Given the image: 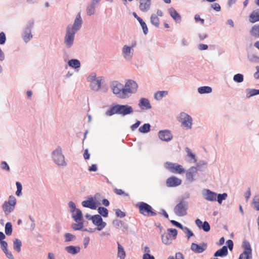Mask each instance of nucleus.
<instances>
[{
    "label": "nucleus",
    "instance_id": "f257e3e1",
    "mask_svg": "<svg viewBox=\"0 0 259 259\" xmlns=\"http://www.w3.org/2000/svg\"><path fill=\"white\" fill-rule=\"evenodd\" d=\"M51 157L54 163L58 166L64 168L67 165L65 156L63 154L62 149L58 146L52 153Z\"/></svg>",
    "mask_w": 259,
    "mask_h": 259
},
{
    "label": "nucleus",
    "instance_id": "f03ea898",
    "mask_svg": "<svg viewBox=\"0 0 259 259\" xmlns=\"http://www.w3.org/2000/svg\"><path fill=\"white\" fill-rule=\"evenodd\" d=\"M111 89L113 93L118 98L123 99L126 98L124 87L121 83L117 81H113L111 84Z\"/></svg>",
    "mask_w": 259,
    "mask_h": 259
},
{
    "label": "nucleus",
    "instance_id": "7ed1b4c3",
    "mask_svg": "<svg viewBox=\"0 0 259 259\" xmlns=\"http://www.w3.org/2000/svg\"><path fill=\"white\" fill-rule=\"evenodd\" d=\"M137 207L139 208L140 213L144 216L152 217L155 216L157 214L153 210L152 207L145 202H138L137 204Z\"/></svg>",
    "mask_w": 259,
    "mask_h": 259
},
{
    "label": "nucleus",
    "instance_id": "20e7f679",
    "mask_svg": "<svg viewBox=\"0 0 259 259\" xmlns=\"http://www.w3.org/2000/svg\"><path fill=\"white\" fill-rule=\"evenodd\" d=\"M16 199L13 195L9 197L8 201H5L2 207L6 215H8L12 212L16 204Z\"/></svg>",
    "mask_w": 259,
    "mask_h": 259
},
{
    "label": "nucleus",
    "instance_id": "39448f33",
    "mask_svg": "<svg viewBox=\"0 0 259 259\" xmlns=\"http://www.w3.org/2000/svg\"><path fill=\"white\" fill-rule=\"evenodd\" d=\"M188 203L184 199L181 200L174 207V211L176 215L179 217H183L187 214Z\"/></svg>",
    "mask_w": 259,
    "mask_h": 259
},
{
    "label": "nucleus",
    "instance_id": "423d86ee",
    "mask_svg": "<svg viewBox=\"0 0 259 259\" xmlns=\"http://www.w3.org/2000/svg\"><path fill=\"white\" fill-rule=\"evenodd\" d=\"M164 166L171 173L182 174L186 172L185 169L177 163L166 162L164 163Z\"/></svg>",
    "mask_w": 259,
    "mask_h": 259
},
{
    "label": "nucleus",
    "instance_id": "0eeeda50",
    "mask_svg": "<svg viewBox=\"0 0 259 259\" xmlns=\"http://www.w3.org/2000/svg\"><path fill=\"white\" fill-rule=\"evenodd\" d=\"M76 33L66 28L65 34L64 38V45L67 49L71 48L73 44Z\"/></svg>",
    "mask_w": 259,
    "mask_h": 259
},
{
    "label": "nucleus",
    "instance_id": "6e6552de",
    "mask_svg": "<svg viewBox=\"0 0 259 259\" xmlns=\"http://www.w3.org/2000/svg\"><path fill=\"white\" fill-rule=\"evenodd\" d=\"M104 81V79L102 76H98L96 80L90 83V87L95 92H98L101 89L103 92L106 93L108 91V88L103 86L102 88V83Z\"/></svg>",
    "mask_w": 259,
    "mask_h": 259
},
{
    "label": "nucleus",
    "instance_id": "1a4fd4ad",
    "mask_svg": "<svg viewBox=\"0 0 259 259\" xmlns=\"http://www.w3.org/2000/svg\"><path fill=\"white\" fill-rule=\"evenodd\" d=\"M242 247L244 249V251L240 254L238 259H251L252 258V249L249 242L244 240Z\"/></svg>",
    "mask_w": 259,
    "mask_h": 259
},
{
    "label": "nucleus",
    "instance_id": "9d476101",
    "mask_svg": "<svg viewBox=\"0 0 259 259\" xmlns=\"http://www.w3.org/2000/svg\"><path fill=\"white\" fill-rule=\"evenodd\" d=\"M179 120L182 123V126L186 129H190L192 125V118L188 114L185 112L180 113Z\"/></svg>",
    "mask_w": 259,
    "mask_h": 259
},
{
    "label": "nucleus",
    "instance_id": "9b49d317",
    "mask_svg": "<svg viewBox=\"0 0 259 259\" xmlns=\"http://www.w3.org/2000/svg\"><path fill=\"white\" fill-rule=\"evenodd\" d=\"M138 85L137 83L133 80H128L125 84L124 90L126 98L129 97V94H135L137 92Z\"/></svg>",
    "mask_w": 259,
    "mask_h": 259
},
{
    "label": "nucleus",
    "instance_id": "f8f14e48",
    "mask_svg": "<svg viewBox=\"0 0 259 259\" xmlns=\"http://www.w3.org/2000/svg\"><path fill=\"white\" fill-rule=\"evenodd\" d=\"M82 19L81 18V15L80 13H78L75 17L73 25H68L66 27V28L75 33H76L80 29L82 26Z\"/></svg>",
    "mask_w": 259,
    "mask_h": 259
},
{
    "label": "nucleus",
    "instance_id": "ddd939ff",
    "mask_svg": "<svg viewBox=\"0 0 259 259\" xmlns=\"http://www.w3.org/2000/svg\"><path fill=\"white\" fill-rule=\"evenodd\" d=\"M134 53V49L132 47L124 45L121 50V54L126 61L132 60Z\"/></svg>",
    "mask_w": 259,
    "mask_h": 259
},
{
    "label": "nucleus",
    "instance_id": "4468645a",
    "mask_svg": "<svg viewBox=\"0 0 259 259\" xmlns=\"http://www.w3.org/2000/svg\"><path fill=\"white\" fill-rule=\"evenodd\" d=\"M92 221L94 225L97 226V229L98 231H101L106 225V223L103 222L101 216L99 214L93 215Z\"/></svg>",
    "mask_w": 259,
    "mask_h": 259
},
{
    "label": "nucleus",
    "instance_id": "2eb2a0df",
    "mask_svg": "<svg viewBox=\"0 0 259 259\" xmlns=\"http://www.w3.org/2000/svg\"><path fill=\"white\" fill-rule=\"evenodd\" d=\"M202 195L204 199L208 201H217V193L209 189H203L202 190Z\"/></svg>",
    "mask_w": 259,
    "mask_h": 259
},
{
    "label": "nucleus",
    "instance_id": "dca6fc26",
    "mask_svg": "<svg viewBox=\"0 0 259 259\" xmlns=\"http://www.w3.org/2000/svg\"><path fill=\"white\" fill-rule=\"evenodd\" d=\"M186 177L189 182H192L195 180V177L197 174V169L195 166H191L187 170H186Z\"/></svg>",
    "mask_w": 259,
    "mask_h": 259
},
{
    "label": "nucleus",
    "instance_id": "f3484780",
    "mask_svg": "<svg viewBox=\"0 0 259 259\" xmlns=\"http://www.w3.org/2000/svg\"><path fill=\"white\" fill-rule=\"evenodd\" d=\"M133 112V109L132 106L127 105L118 104V114L125 116L126 115L132 114Z\"/></svg>",
    "mask_w": 259,
    "mask_h": 259
},
{
    "label": "nucleus",
    "instance_id": "a211bd4d",
    "mask_svg": "<svg viewBox=\"0 0 259 259\" xmlns=\"http://www.w3.org/2000/svg\"><path fill=\"white\" fill-rule=\"evenodd\" d=\"M159 139L164 141L168 142L172 139V135L169 130H165L158 132Z\"/></svg>",
    "mask_w": 259,
    "mask_h": 259
},
{
    "label": "nucleus",
    "instance_id": "6ab92c4d",
    "mask_svg": "<svg viewBox=\"0 0 259 259\" xmlns=\"http://www.w3.org/2000/svg\"><path fill=\"white\" fill-rule=\"evenodd\" d=\"M207 246L206 243H202L200 245L192 243L191 245V249L196 253H200L206 249Z\"/></svg>",
    "mask_w": 259,
    "mask_h": 259
},
{
    "label": "nucleus",
    "instance_id": "aec40b11",
    "mask_svg": "<svg viewBox=\"0 0 259 259\" xmlns=\"http://www.w3.org/2000/svg\"><path fill=\"white\" fill-rule=\"evenodd\" d=\"M96 199L92 197H89L88 200L83 201L81 205L84 207L89 208L92 209H96L97 208V204L96 203Z\"/></svg>",
    "mask_w": 259,
    "mask_h": 259
},
{
    "label": "nucleus",
    "instance_id": "412c9836",
    "mask_svg": "<svg viewBox=\"0 0 259 259\" xmlns=\"http://www.w3.org/2000/svg\"><path fill=\"white\" fill-rule=\"evenodd\" d=\"M33 25V22H30L24 31L23 40L25 42H28L32 37V35L31 33V29L32 28Z\"/></svg>",
    "mask_w": 259,
    "mask_h": 259
},
{
    "label": "nucleus",
    "instance_id": "4be33fe9",
    "mask_svg": "<svg viewBox=\"0 0 259 259\" xmlns=\"http://www.w3.org/2000/svg\"><path fill=\"white\" fill-rule=\"evenodd\" d=\"M182 181L181 179L172 176L168 178L166 180V185L169 187H177L181 185Z\"/></svg>",
    "mask_w": 259,
    "mask_h": 259
},
{
    "label": "nucleus",
    "instance_id": "5701e85b",
    "mask_svg": "<svg viewBox=\"0 0 259 259\" xmlns=\"http://www.w3.org/2000/svg\"><path fill=\"white\" fill-rule=\"evenodd\" d=\"M138 106L142 110H149L152 108L149 100L145 98L140 99Z\"/></svg>",
    "mask_w": 259,
    "mask_h": 259
},
{
    "label": "nucleus",
    "instance_id": "b1692460",
    "mask_svg": "<svg viewBox=\"0 0 259 259\" xmlns=\"http://www.w3.org/2000/svg\"><path fill=\"white\" fill-rule=\"evenodd\" d=\"M140 2L139 9L143 12H147L150 9L151 0H139Z\"/></svg>",
    "mask_w": 259,
    "mask_h": 259
},
{
    "label": "nucleus",
    "instance_id": "393cba45",
    "mask_svg": "<svg viewBox=\"0 0 259 259\" xmlns=\"http://www.w3.org/2000/svg\"><path fill=\"white\" fill-rule=\"evenodd\" d=\"M170 16L178 23H180L182 20L180 15L177 12V11L173 8H171L168 10Z\"/></svg>",
    "mask_w": 259,
    "mask_h": 259
},
{
    "label": "nucleus",
    "instance_id": "a878e982",
    "mask_svg": "<svg viewBox=\"0 0 259 259\" xmlns=\"http://www.w3.org/2000/svg\"><path fill=\"white\" fill-rule=\"evenodd\" d=\"M80 247L78 246L70 245L65 247V250L71 255H75L79 253L80 251Z\"/></svg>",
    "mask_w": 259,
    "mask_h": 259
},
{
    "label": "nucleus",
    "instance_id": "bb28decb",
    "mask_svg": "<svg viewBox=\"0 0 259 259\" xmlns=\"http://www.w3.org/2000/svg\"><path fill=\"white\" fill-rule=\"evenodd\" d=\"M249 21L252 23H255L259 21V9L254 10L250 15Z\"/></svg>",
    "mask_w": 259,
    "mask_h": 259
},
{
    "label": "nucleus",
    "instance_id": "cd10ccee",
    "mask_svg": "<svg viewBox=\"0 0 259 259\" xmlns=\"http://www.w3.org/2000/svg\"><path fill=\"white\" fill-rule=\"evenodd\" d=\"M228 248L226 246H223L221 249L217 250L214 254L215 257H223L228 254Z\"/></svg>",
    "mask_w": 259,
    "mask_h": 259
},
{
    "label": "nucleus",
    "instance_id": "c85d7f7f",
    "mask_svg": "<svg viewBox=\"0 0 259 259\" xmlns=\"http://www.w3.org/2000/svg\"><path fill=\"white\" fill-rule=\"evenodd\" d=\"M115 114H118V104L110 107L105 113L106 115L108 116H110Z\"/></svg>",
    "mask_w": 259,
    "mask_h": 259
},
{
    "label": "nucleus",
    "instance_id": "c756f323",
    "mask_svg": "<svg viewBox=\"0 0 259 259\" xmlns=\"http://www.w3.org/2000/svg\"><path fill=\"white\" fill-rule=\"evenodd\" d=\"M69 66L77 69L80 67V63L79 61L76 59H72L68 61Z\"/></svg>",
    "mask_w": 259,
    "mask_h": 259
},
{
    "label": "nucleus",
    "instance_id": "7c9ffc66",
    "mask_svg": "<svg viewBox=\"0 0 259 259\" xmlns=\"http://www.w3.org/2000/svg\"><path fill=\"white\" fill-rule=\"evenodd\" d=\"M161 240L163 243L169 245L171 243V236L169 233H164L161 235Z\"/></svg>",
    "mask_w": 259,
    "mask_h": 259
},
{
    "label": "nucleus",
    "instance_id": "2f4dec72",
    "mask_svg": "<svg viewBox=\"0 0 259 259\" xmlns=\"http://www.w3.org/2000/svg\"><path fill=\"white\" fill-rule=\"evenodd\" d=\"M22 242L20 240L15 238L13 240V249L17 252L21 251Z\"/></svg>",
    "mask_w": 259,
    "mask_h": 259
},
{
    "label": "nucleus",
    "instance_id": "473e14b6",
    "mask_svg": "<svg viewBox=\"0 0 259 259\" xmlns=\"http://www.w3.org/2000/svg\"><path fill=\"white\" fill-rule=\"evenodd\" d=\"M75 211L76 214H75L73 213L72 214V217L76 222L81 221L83 219L81 211L80 209H77Z\"/></svg>",
    "mask_w": 259,
    "mask_h": 259
},
{
    "label": "nucleus",
    "instance_id": "72a5a7b5",
    "mask_svg": "<svg viewBox=\"0 0 259 259\" xmlns=\"http://www.w3.org/2000/svg\"><path fill=\"white\" fill-rule=\"evenodd\" d=\"M118 245V251H117V256L120 258V259H124L125 257V252L124 250L123 247L117 242Z\"/></svg>",
    "mask_w": 259,
    "mask_h": 259
},
{
    "label": "nucleus",
    "instance_id": "f704fd0d",
    "mask_svg": "<svg viewBox=\"0 0 259 259\" xmlns=\"http://www.w3.org/2000/svg\"><path fill=\"white\" fill-rule=\"evenodd\" d=\"M198 92L200 94H209L211 93L212 89L208 86L201 87L198 89Z\"/></svg>",
    "mask_w": 259,
    "mask_h": 259
},
{
    "label": "nucleus",
    "instance_id": "c9c22d12",
    "mask_svg": "<svg viewBox=\"0 0 259 259\" xmlns=\"http://www.w3.org/2000/svg\"><path fill=\"white\" fill-rule=\"evenodd\" d=\"M168 94V92L166 91L157 92L154 95V98L157 101L162 99L164 97H165Z\"/></svg>",
    "mask_w": 259,
    "mask_h": 259
},
{
    "label": "nucleus",
    "instance_id": "e433bc0d",
    "mask_svg": "<svg viewBox=\"0 0 259 259\" xmlns=\"http://www.w3.org/2000/svg\"><path fill=\"white\" fill-rule=\"evenodd\" d=\"M250 33L255 37H259V24L253 26L250 30Z\"/></svg>",
    "mask_w": 259,
    "mask_h": 259
},
{
    "label": "nucleus",
    "instance_id": "4c0bfd02",
    "mask_svg": "<svg viewBox=\"0 0 259 259\" xmlns=\"http://www.w3.org/2000/svg\"><path fill=\"white\" fill-rule=\"evenodd\" d=\"M246 91L247 92L246 97L248 98L259 94V90L247 89Z\"/></svg>",
    "mask_w": 259,
    "mask_h": 259
},
{
    "label": "nucleus",
    "instance_id": "58836bf2",
    "mask_svg": "<svg viewBox=\"0 0 259 259\" xmlns=\"http://www.w3.org/2000/svg\"><path fill=\"white\" fill-rule=\"evenodd\" d=\"M150 22L153 25H154L156 27H159V19L156 14H153L151 15L150 17Z\"/></svg>",
    "mask_w": 259,
    "mask_h": 259
},
{
    "label": "nucleus",
    "instance_id": "ea45409f",
    "mask_svg": "<svg viewBox=\"0 0 259 259\" xmlns=\"http://www.w3.org/2000/svg\"><path fill=\"white\" fill-rule=\"evenodd\" d=\"M96 6L90 4L87 6V14L89 16L93 15L95 13V9Z\"/></svg>",
    "mask_w": 259,
    "mask_h": 259
},
{
    "label": "nucleus",
    "instance_id": "a19ab883",
    "mask_svg": "<svg viewBox=\"0 0 259 259\" xmlns=\"http://www.w3.org/2000/svg\"><path fill=\"white\" fill-rule=\"evenodd\" d=\"M150 124L145 123L139 128V131L142 133H147L150 131Z\"/></svg>",
    "mask_w": 259,
    "mask_h": 259
},
{
    "label": "nucleus",
    "instance_id": "79ce46f5",
    "mask_svg": "<svg viewBox=\"0 0 259 259\" xmlns=\"http://www.w3.org/2000/svg\"><path fill=\"white\" fill-rule=\"evenodd\" d=\"M248 60L254 63H259V57L254 54H249L248 55Z\"/></svg>",
    "mask_w": 259,
    "mask_h": 259
},
{
    "label": "nucleus",
    "instance_id": "37998d69",
    "mask_svg": "<svg viewBox=\"0 0 259 259\" xmlns=\"http://www.w3.org/2000/svg\"><path fill=\"white\" fill-rule=\"evenodd\" d=\"M5 232L7 235L10 236L12 233V225L10 222L6 223L5 228Z\"/></svg>",
    "mask_w": 259,
    "mask_h": 259
},
{
    "label": "nucleus",
    "instance_id": "c03bdc74",
    "mask_svg": "<svg viewBox=\"0 0 259 259\" xmlns=\"http://www.w3.org/2000/svg\"><path fill=\"white\" fill-rule=\"evenodd\" d=\"M196 165V167L197 168V170L199 171H202L203 169L207 167V163L204 161H199L197 163Z\"/></svg>",
    "mask_w": 259,
    "mask_h": 259
},
{
    "label": "nucleus",
    "instance_id": "a18cd8bd",
    "mask_svg": "<svg viewBox=\"0 0 259 259\" xmlns=\"http://www.w3.org/2000/svg\"><path fill=\"white\" fill-rule=\"evenodd\" d=\"M77 223H73L71 227L74 230H81L83 227V224L81 221L77 222Z\"/></svg>",
    "mask_w": 259,
    "mask_h": 259
},
{
    "label": "nucleus",
    "instance_id": "49530a36",
    "mask_svg": "<svg viewBox=\"0 0 259 259\" xmlns=\"http://www.w3.org/2000/svg\"><path fill=\"white\" fill-rule=\"evenodd\" d=\"M228 196V195L226 193H224L223 194H217V201L218 202L219 204H222V201L225 200Z\"/></svg>",
    "mask_w": 259,
    "mask_h": 259
},
{
    "label": "nucleus",
    "instance_id": "de8ad7c7",
    "mask_svg": "<svg viewBox=\"0 0 259 259\" xmlns=\"http://www.w3.org/2000/svg\"><path fill=\"white\" fill-rule=\"evenodd\" d=\"M244 79V76L243 74L241 73H237L235 74L233 76V80L237 83H241L243 82Z\"/></svg>",
    "mask_w": 259,
    "mask_h": 259
},
{
    "label": "nucleus",
    "instance_id": "09e8293b",
    "mask_svg": "<svg viewBox=\"0 0 259 259\" xmlns=\"http://www.w3.org/2000/svg\"><path fill=\"white\" fill-rule=\"evenodd\" d=\"M98 212L103 217H107L108 215V210L104 207H99Z\"/></svg>",
    "mask_w": 259,
    "mask_h": 259
},
{
    "label": "nucleus",
    "instance_id": "8fccbe9b",
    "mask_svg": "<svg viewBox=\"0 0 259 259\" xmlns=\"http://www.w3.org/2000/svg\"><path fill=\"white\" fill-rule=\"evenodd\" d=\"M16 185L17 187V191L16 192V195L17 196H20L22 195V185L20 182H17L16 183Z\"/></svg>",
    "mask_w": 259,
    "mask_h": 259
},
{
    "label": "nucleus",
    "instance_id": "3c124183",
    "mask_svg": "<svg viewBox=\"0 0 259 259\" xmlns=\"http://www.w3.org/2000/svg\"><path fill=\"white\" fill-rule=\"evenodd\" d=\"M97 74L95 72L91 73L87 77V81L90 83L97 79Z\"/></svg>",
    "mask_w": 259,
    "mask_h": 259
},
{
    "label": "nucleus",
    "instance_id": "603ef678",
    "mask_svg": "<svg viewBox=\"0 0 259 259\" xmlns=\"http://www.w3.org/2000/svg\"><path fill=\"white\" fill-rule=\"evenodd\" d=\"M66 242H69L72 241L75 238V236L70 233H66L64 235Z\"/></svg>",
    "mask_w": 259,
    "mask_h": 259
},
{
    "label": "nucleus",
    "instance_id": "864d4df0",
    "mask_svg": "<svg viewBox=\"0 0 259 259\" xmlns=\"http://www.w3.org/2000/svg\"><path fill=\"white\" fill-rule=\"evenodd\" d=\"M186 151L187 152V156L188 157H190L192 159H193L194 160V162H196V161H197V159L196 158V156H195V155L193 153H192L191 151V150H190L189 148H188V147H187L186 148Z\"/></svg>",
    "mask_w": 259,
    "mask_h": 259
},
{
    "label": "nucleus",
    "instance_id": "5fc2aeb1",
    "mask_svg": "<svg viewBox=\"0 0 259 259\" xmlns=\"http://www.w3.org/2000/svg\"><path fill=\"white\" fill-rule=\"evenodd\" d=\"M200 229H202L205 232H208L210 230V227L209 223L205 221L203 222Z\"/></svg>",
    "mask_w": 259,
    "mask_h": 259
},
{
    "label": "nucleus",
    "instance_id": "6e6d98bb",
    "mask_svg": "<svg viewBox=\"0 0 259 259\" xmlns=\"http://www.w3.org/2000/svg\"><path fill=\"white\" fill-rule=\"evenodd\" d=\"M167 231L173 238H175L177 237L178 231L176 229H168Z\"/></svg>",
    "mask_w": 259,
    "mask_h": 259
},
{
    "label": "nucleus",
    "instance_id": "4d7b16f0",
    "mask_svg": "<svg viewBox=\"0 0 259 259\" xmlns=\"http://www.w3.org/2000/svg\"><path fill=\"white\" fill-rule=\"evenodd\" d=\"M68 206L70 208V212L72 213V214L78 209L76 208L75 203L72 201L69 202Z\"/></svg>",
    "mask_w": 259,
    "mask_h": 259
},
{
    "label": "nucleus",
    "instance_id": "13d9d810",
    "mask_svg": "<svg viewBox=\"0 0 259 259\" xmlns=\"http://www.w3.org/2000/svg\"><path fill=\"white\" fill-rule=\"evenodd\" d=\"M142 28V29L143 30V32L145 34H147V33H148V28H147V25L145 23V22L143 20L142 21H141L140 23Z\"/></svg>",
    "mask_w": 259,
    "mask_h": 259
},
{
    "label": "nucleus",
    "instance_id": "bf43d9fd",
    "mask_svg": "<svg viewBox=\"0 0 259 259\" xmlns=\"http://www.w3.org/2000/svg\"><path fill=\"white\" fill-rule=\"evenodd\" d=\"M122 222H123L121 221H119L118 220L115 219L113 221L112 224L115 228H119L120 226H121Z\"/></svg>",
    "mask_w": 259,
    "mask_h": 259
},
{
    "label": "nucleus",
    "instance_id": "052dcab7",
    "mask_svg": "<svg viewBox=\"0 0 259 259\" xmlns=\"http://www.w3.org/2000/svg\"><path fill=\"white\" fill-rule=\"evenodd\" d=\"M116 215L117 217L122 218L125 216V213L120 209H117L116 210Z\"/></svg>",
    "mask_w": 259,
    "mask_h": 259
},
{
    "label": "nucleus",
    "instance_id": "680f3d73",
    "mask_svg": "<svg viewBox=\"0 0 259 259\" xmlns=\"http://www.w3.org/2000/svg\"><path fill=\"white\" fill-rule=\"evenodd\" d=\"M1 167L2 169L9 171L10 170V167L7 163L5 161H3L1 163Z\"/></svg>",
    "mask_w": 259,
    "mask_h": 259
},
{
    "label": "nucleus",
    "instance_id": "e2e57ef3",
    "mask_svg": "<svg viewBox=\"0 0 259 259\" xmlns=\"http://www.w3.org/2000/svg\"><path fill=\"white\" fill-rule=\"evenodd\" d=\"M0 243H1V248L3 250V251L4 252L5 251H7V250H8V249H7V246H8L7 243L5 241L3 240V241H0Z\"/></svg>",
    "mask_w": 259,
    "mask_h": 259
},
{
    "label": "nucleus",
    "instance_id": "0e129e2a",
    "mask_svg": "<svg viewBox=\"0 0 259 259\" xmlns=\"http://www.w3.org/2000/svg\"><path fill=\"white\" fill-rule=\"evenodd\" d=\"M6 35L4 32H2L0 33V45H3L6 41Z\"/></svg>",
    "mask_w": 259,
    "mask_h": 259
},
{
    "label": "nucleus",
    "instance_id": "69168bd1",
    "mask_svg": "<svg viewBox=\"0 0 259 259\" xmlns=\"http://www.w3.org/2000/svg\"><path fill=\"white\" fill-rule=\"evenodd\" d=\"M211 7L217 12L220 11L221 8L220 5L218 3H213L211 5Z\"/></svg>",
    "mask_w": 259,
    "mask_h": 259
},
{
    "label": "nucleus",
    "instance_id": "338daca9",
    "mask_svg": "<svg viewBox=\"0 0 259 259\" xmlns=\"http://www.w3.org/2000/svg\"><path fill=\"white\" fill-rule=\"evenodd\" d=\"M184 232L187 234L188 239H189L191 237L194 236L193 233L187 227L185 230Z\"/></svg>",
    "mask_w": 259,
    "mask_h": 259
},
{
    "label": "nucleus",
    "instance_id": "774afa93",
    "mask_svg": "<svg viewBox=\"0 0 259 259\" xmlns=\"http://www.w3.org/2000/svg\"><path fill=\"white\" fill-rule=\"evenodd\" d=\"M252 204L254 209L257 211L259 210V198L257 201H253Z\"/></svg>",
    "mask_w": 259,
    "mask_h": 259
}]
</instances>
